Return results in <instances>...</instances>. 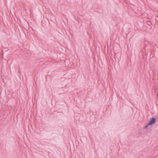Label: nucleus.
<instances>
[{
	"mask_svg": "<svg viewBox=\"0 0 158 158\" xmlns=\"http://www.w3.org/2000/svg\"><path fill=\"white\" fill-rule=\"evenodd\" d=\"M156 122V119L154 118H151L149 120V122L148 124L144 128L147 127L149 125H152L154 124Z\"/></svg>",
	"mask_w": 158,
	"mask_h": 158,
	"instance_id": "nucleus-1",
	"label": "nucleus"
}]
</instances>
